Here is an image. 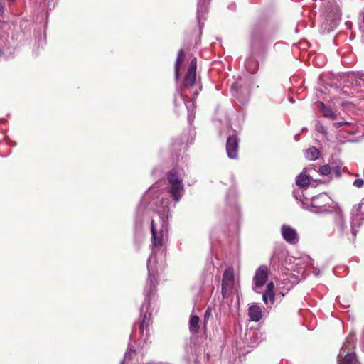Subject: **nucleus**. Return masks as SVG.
<instances>
[{"instance_id": "obj_5", "label": "nucleus", "mask_w": 364, "mask_h": 364, "mask_svg": "<svg viewBox=\"0 0 364 364\" xmlns=\"http://www.w3.org/2000/svg\"><path fill=\"white\" fill-rule=\"evenodd\" d=\"M364 220V202L360 203L358 206L351 211L350 231L355 237L358 232V228L362 225Z\"/></svg>"}, {"instance_id": "obj_40", "label": "nucleus", "mask_w": 364, "mask_h": 364, "mask_svg": "<svg viewBox=\"0 0 364 364\" xmlns=\"http://www.w3.org/2000/svg\"><path fill=\"white\" fill-rule=\"evenodd\" d=\"M316 182L323 183L321 180H315Z\"/></svg>"}, {"instance_id": "obj_27", "label": "nucleus", "mask_w": 364, "mask_h": 364, "mask_svg": "<svg viewBox=\"0 0 364 364\" xmlns=\"http://www.w3.org/2000/svg\"><path fill=\"white\" fill-rule=\"evenodd\" d=\"M332 172V168L328 164L321 166L318 173L321 176H328Z\"/></svg>"}, {"instance_id": "obj_34", "label": "nucleus", "mask_w": 364, "mask_h": 364, "mask_svg": "<svg viewBox=\"0 0 364 364\" xmlns=\"http://www.w3.org/2000/svg\"><path fill=\"white\" fill-rule=\"evenodd\" d=\"M348 124V122H336V123H334L333 124V126L336 128H339L341 127V126L344 125V124Z\"/></svg>"}, {"instance_id": "obj_7", "label": "nucleus", "mask_w": 364, "mask_h": 364, "mask_svg": "<svg viewBox=\"0 0 364 364\" xmlns=\"http://www.w3.org/2000/svg\"><path fill=\"white\" fill-rule=\"evenodd\" d=\"M197 58L193 57L188 65L183 80V88L190 89L197 84L196 81Z\"/></svg>"}, {"instance_id": "obj_18", "label": "nucleus", "mask_w": 364, "mask_h": 364, "mask_svg": "<svg viewBox=\"0 0 364 364\" xmlns=\"http://www.w3.org/2000/svg\"><path fill=\"white\" fill-rule=\"evenodd\" d=\"M258 52H252L251 50L250 56L245 60V68L248 73L250 74H255L259 69V62L255 58V55L257 54Z\"/></svg>"}, {"instance_id": "obj_35", "label": "nucleus", "mask_w": 364, "mask_h": 364, "mask_svg": "<svg viewBox=\"0 0 364 364\" xmlns=\"http://www.w3.org/2000/svg\"><path fill=\"white\" fill-rule=\"evenodd\" d=\"M317 130L321 133H323V134H326L327 132L326 130L325 129V128L322 126H321L319 128L317 129Z\"/></svg>"}, {"instance_id": "obj_30", "label": "nucleus", "mask_w": 364, "mask_h": 364, "mask_svg": "<svg viewBox=\"0 0 364 364\" xmlns=\"http://www.w3.org/2000/svg\"><path fill=\"white\" fill-rule=\"evenodd\" d=\"M359 26L362 32V41L364 43V11L361 13V19L359 22Z\"/></svg>"}, {"instance_id": "obj_25", "label": "nucleus", "mask_w": 364, "mask_h": 364, "mask_svg": "<svg viewBox=\"0 0 364 364\" xmlns=\"http://www.w3.org/2000/svg\"><path fill=\"white\" fill-rule=\"evenodd\" d=\"M320 156L319 150L315 147L311 146L305 151V157L309 160H316Z\"/></svg>"}, {"instance_id": "obj_4", "label": "nucleus", "mask_w": 364, "mask_h": 364, "mask_svg": "<svg viewBox=\"0 0 364 364\" xmlns=\"http://www.w3.org/2000/svg\"><path fill=\"white\" fill-rule=\"evenodd\" d=\"M270 271L267 266L260 265L255 271L252 279V290L259 293L260 289L265 284L269 276Z\"/></svg>"}, {"instance_id": "obj_37", "label": "nucleus", "mask_w": 364, "mask_h": 364, "mask_svg": "<svg viewBox=\"0 0 364 364\" xmlns=\"http://www.w3.org/2000/svg\"><path fill=\"white\" fill-rule=\"evenodd\" d=\"M173 102H174L175 105H176L177 101H176V95L174 96Z\"/></svg>"}, {"instance_id": "obj_11", "label": "nucleus", "mask_w": 364, "mask_h": 364, "mask_svg": "<svg viewBox=\"0 0 364 364\" xmlns=\"http://www.w3.org/2000/svg\"><path fill=\"white\" fill-rule=\"evenodd\" d=\"M202 89V86L200 85L198 90H196L193 94V98L191 100H186L183 97V95L181 94L183 97V100L185 102L186 109L188 110V120L191 122L195 117V109H196V99L199 94V91Z\"/></svg>"}, {"instance_id": "obj_22", "label": "nucleus", "mask_w": 364, "mask_h": 364, "mask_svg": "<svg viewBox=\"0 0 364 364\" xmlns=\"http://www.w3.org/2000/svg\"><path fill=\"white\" fill-rule=\"evenodd\" d=\"M185 53L183 48L180 49L174 64V75L176 81H178L180 76V65L183 61Z\"/></svg>"}, {"instance_id": "obj_31", "label": "nucleus", "mask_w": 364, "mask_h": 364, "mask_svg": "<svg viewBox=\"0 0 364 364\" xmlns=\"http://www.w3.org/2000/svg\"><path fill=\"white\" fill-rule=\"evenodd\" d=\"M364 185V181L361 178L355 179L353 181V186L357 188H362Z\"/></svg>"}, {"instance_id": "obj_9", "label": "nucleus", "mask_w": 364, "mask_h": 364, "mask_svg": "<svg viewBox=\"0 0 364 364\" xmlns=\"http://www.w3.org/2000/svg\"><path fill=\"white\" fill-rule=\"evenodd\" d=\"M235 283V276L233 269L227 268L223 275L221 294L225 297L228 292L232 290Z\"/></svg>"}, {"instance_id": "obj_24", "label": "nucleus", "mask_w": 364, "mask_h": 364, "mask_svg": "<svg viewBox=\"0 0 364 364\" xmlns=\"http://www.w3.org/2000/svg\"><path fill=\"white\" fill-rule=\"evenodd\" d=\"M199 321L200 318L198 316H191L189 320V331L193 335L197 334L199 331Z\"/></svg>"}, {"instance_id": "obj_20", "label": "nucleus", "mask_w": 364, "mask_h": 364, "mask_svg": "<svg viewBox=\"0 0 364 364\" xmlns=\"http://www.w3.org/2000/svg\"><path fill=\"white\" fill-rule=\"evenodd\" d=\"M248 316L250 321L257 322L262 318V310L259 306L257 304H253L248 309Z\"/></svg>"}, {"instance_id": "obj_17", "label": "nucleus", "mask_w": 364, "mask_h": 364, "mask_svg": "<svg viewBox=\"0 0 364 364\" xmlns=\"http://www.w3.org/2000/svg\"><path fill=\"white\" fill-rule=\"evenodd\" d=\"M262 299L267 306L273 305L275 300L274 284L273 282L267 284V289L263 293Z\"/></svg>"}, {"instance_id": "obj_6", "label": "nucleus", "mask_w": 364, "mask_h": 364, "mask_svg": "<svg viewBox=\"0 0 364 364\" xmlns=\"http://www.w3.org/2000/svg\"><path fill=\"white\" fill-rule=\"evenodd\" d=\"M161 222V227L158 230L155 227L154 220H151V232L152 239V245L154 247H161L163 245V237L168 232L167 224L165 220L162 218H160Z\"/></svg>"}, {"instance_id": "obj_16", "label": "nucleus", "mask_w": 364, "mask_h": 364, "mask_svg": "<svg viewBox=\"0 0 364 364\" xmlns=\"http://www.w3.org/2000/svg\"><path fill=\"white\" fill-rule=\"evenodd\" d=\"M168 188V191L170 193L171 198L176 202H178L181 199L185 192L184 185L183 183L179 184L169 185Z\"/></svg>"}, {"instance_id": "obj_39", "label": "nucleus", "mask_w": 364, "mask_h": 364, "mask_svg": "<svg viewBox=\"0 0 364 364\" xmlns=\"http://www.w3.org/2000/svg\"><path fill=\"white\" fill-rule=\"evenodd\" d=\"M355 85H358V80H355Z\"/></svg>"}, {"instance_id": "obj_8", "label": "nucleus", "mask_w": 364, "mask_h": 364, "mask_svg": "<svg viewBox=\"0 0 364 364\" xmlns=\"http://www.w3.org/2000/svg\"><path fill=\"white\" fill-rule=\"evenodd\" d=\"M240 138L235 132L228 136L225 150L228 158L231 159H238Z\"/></svg>"}, {"instance_id": "obj_26", "label": "nucleus", "mask_w": 364, "mask_h": 364, "mask_svg": "<svg viewBox=\"0 0 364 364\" xmlns=\"http://www.w3.org/2000/svg\"><path fill=\"white\" fill-rule=\"evenodd\" d=\"M137 353L136 350L134 348V347L131 345H129L128 350L125 353L123 360L121 362H123V364L125 362L131 361L136 356Z\"/></svg>"}, {"instance_id": "obj_21", "label": "nucleus", "mask_w": 364, "mask_h": 364, "mask_svg": "<svg viewBox=\"0 0 364 364\" xmlns=\"http://www.w3.org/2000/svg\"><path fill=\"white\" fill-rule=\"evenodd\" d=\"M167 180L169 185L179 184L183 183L177 168H174L167 173Z\"/></svg>"}, {"instance_id": "obj_42", "label": "nucleus", "mask_w": 364, "mask_h": 364, "mask_svg": "<svg viewBox=\"0 0 364 364\" xmlns=\"http://www.w3.org/2000/svg\"><path fill=\"white\" fill-rule=\"evenodd\" d=\"M1 54V52L0 51V55Z\"/></svg>"}, {"instance_id": "obj_32", "label": "nucleus", "mask_w": 364, "mask_h": 364, "mask_svg": "<svg viewBox=\"0 0 364 364\" xmlns=\"http://www.w3.org/2000/svg\"><path fill=\"white\" fill-rule=\"evenodd\" d=\"M333 173L335 174L336 177L340 178L341 176V168L339 166H336L332 168Z\"/></svg>"}, {"instance_id": "obj_29", "label": "nucleus", "mask_w": 364, "mask_h": 364, "mask_svg": "<svg viewBox=\"0 0 364 364\" xmlns=\"http://www.w3.org/2000/svg\"><path fill=\"white\" fill-rule=\"evenodd\" d=\"M323 115L324 117H327V118H329V119H335L336 117V114L333 112V111L329 108V107H327L323 112Z\"/></svg>"}, {"instance_id": "obj_23", "label": "nucleus", "mask_w": 364, "mask_h": 364, "mask_svg": "<svg viewBox=\"0 0 364 364\" xmlns=\"http://www.w3.org/2000/svg\"><path fill=\"white\" fill-rule=\"evenodd\" d=\"M338 364H360L355 352L348 353L343 358L338 360Z\"/></svg>"}, {"instance_id": "obj_33", "label": "nucleus", "mask_w": 364, "mask_h": 364, "mask_svg": "<svg viewBox=\"0 0 364 364\" xmlns=\"http://www.w3.org/2000/svg\"><path fill=\"white\" fill-rule=\"evenodd\" d=\"M317 104H318V109L323 112L326 108L327 107L325 105V104L321 101H318L317 102Z\"/></svg>"}, {"instance_id": "obj_10", "label": "nucleus", "mask_w": 364, "mask_h": 364, "mask_svg": "<svg viewBox=\"0 0 364 364\" xmlns=\"http://www.w3.org/2000/svg\"><path fill=\"white\" fill-rule=\"evenodd\" d=\"M250 46L252 52L264 50L263 33L258 28H254L251 33Z\"/></svg>"}, {"instance_id": "obj_3", "label": "nucleus", "mask_w": 364, "mask_h": 364, "mask_svg": "<svg viewBox=\"0 0 364 364\" xmlns=\"http://www.w3.org/2000/svg\"><path fill=\"white\" fill-rule=\"evenodd\" d=\"M233 95L242 104L246 103L250 97V83L247 80H239L232 85Z\"/></svg>"}, {"instance_id": "obj_2", "label": "nucleus", "mask_w": 364, "mask_h": 364, "mask_svg": "<svg viewBox=\"0 0 364 364\" xmlns=\"http://www.w3.org/2000/svg\"><path fill=\"white\" fill-rule=\"evenodd\" d=\"M303 208L307 209L314 213H331L334 208L330 197L325 193L311 198L310 205L302 202Z\"/></svg>"}, {"instance_id": "obj_36", "label": "nucleus", "mask_w": 364, "mask_h": 364, "mask_svg": "<svg viewBox=\"0 0 364 364\" xmlns=\"http://www.w3.org/2000/svg\"><path fill=\"white\" fill-rule=\"evenodd\" d=\"M4 6L0 1V14L4 13Z\"/></svg>"}, {"instance_id": "obj_14", "label": "nucleus", "mask_w": 364, "mask_h": 364, "mask_svg": "<svg viewBox=\"0 0 364 364\" xmlns=\"http://www.w3.org/2000/svg\"><path fill=\"white\" fill-rule=\"evenodd\" d=\"M355 343H356V338L355 334L350 333L344 342L341 350L340 355L338 356V359L342 358V355H346L348 353H352L354 352V349L355 348Z\"/></svg>"}, {"instance_id": "obj_28", "label": "nucleus", "mask_w": 364, "mask_h": 364, "mask_svg": "<svg viewBox=\"0 0 364 364\" xmlns=\"http://www.w3.org/2000/svg\"><path fill=\"white\" fill-rule=\"evenodd\" d=\"M211 316H212V309L210 307H208L205 311L204 316H203V328L205 331L206 330L207 323H208Z\"/></svg>"}, {"instance_id": "obj_1", "label": "nucleus", "mask_w": 364, "mask_h": 364, "mask_svg": "<svg viewBox=\"0 0 364 364\" xmlns=\"http://www.w3.org/2000/svg\"><path fill=\"white\" fill-rule=\"evenodd\" d=\"M150 259L147 261L148 278L144 290V302L140 307V316L138 323H135L132 327V333L136 331L139 326L140 339L145 343L149 336V326L152 324V315L149 311L151 300L155 296L156 285L158 284L157 276L151 272Z\"/></svg>"}, {"instance_id": "obj_12", "label": "nucleus", "mask_w": 364, "mask_h": 364, "mask_svg": "<svg viewBox=\"0 0 364 364\" xmlns=\"http://www.w3.org/2000/svg\"><path fill=\"white\" fill-rule=\"evenodd\" d=\"M210 0H198L197 6V19L199 24L200 31L203 26V20L206 18L205 15L208 11V5Z\"/></svg>"}, {"instance_id": "obj_38", "label": "nucleus", "mask_w": 364, "mask_h": 364, "mask_svg": "<svg viewBox=\"0 0 364 364\" xmlns=\"http://www.w3.org/2000/svg\"><path fill=\"white\" fill-rule=\"evenodd\" d=\"M362 339H363V341L364 342V330L363 331V333H362Z\"/></svg>"}, {"instance_id": "obj_13", "label": "nucleus", "mask_w": 364, "mask_h": 364, "mask_svg": "<svg viewBox=\"0 0 364 364\" xmlns=\"http://www.w3.org/2000/svg\"><path fill=\"white\" fill-rule=\"evenodd\" d=\"M282 234L284 239L290 244L294 245L299 242V236L296 230L289 225H282Z\"/></svg>"}, {"instance_id": "obj_41", "label": "nucleus", "mask_w": 364, "mask_h": 364, "mask_svg": "<svg viewBox=\"0 0 364 364\" xmlns=\"http://www.w3.org/2000/svg\"><path fill=\"white\" fill-rule=\"evenodd\" d=\"M120 364H123V362H121Z\"/></svg>"}, {"instance_id": "obj_19", "label": "nucleus", "mask_w": 364, "mask_h": 364, "mask_svg": "<svg viewBox=\"0 0 364 364\" xmlns=\"http://www.w3.org/2000/svg\"><path fill=\"white\" fill-rule=\"evenodd\" d=\"M312 169L311 167L304 168L303 171L296 178V184L301 188L307 187L309 185L311 176L306 173Z\"/></svg>"}, {"instance_id": "obj_15", "label": "nucleus", "mask_w": 364, "mask_h": 364, "mask_svg": "<svg viewBox=\"0 0 364 364\" xmlns=\"http://www.w3.org/2000/svg\"><path fill=\"white\" fill-rule=\"evenodd\" d=\"M333 223L341 235H343L347 229L344 215L341 210L333 213Z\"/></svg>"}]
</instances>
